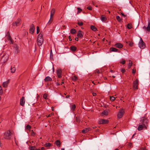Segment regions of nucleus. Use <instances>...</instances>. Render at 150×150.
<instances>
[{
    "label": "nucleus",
    "instance_id": "obj_1",
    "mask_svg": "<svg viewBox=\"0 0 150 150\" xmlns=\"http://www.w3.org/2000/svg\"><path fill=\"white\" fill-rule=\"evenodd\" d=\"M37 39L38 45L39 46H41L43 41V38L41 32L38 36Z\"/></svg>",
    "mask_w": 150,
    "mask_h": 150
},
{
    "label": "nucleus",
    "instance_id": "obj_2",
    "mask_svg": "<svg viewBox=\"0 0 150 150\" xmlns=\"http://www.w3.org/2000/svg\"><path fill=\"white\" fill-rule=\"evenodd\" d=\"M148 123V120L147 118L142 117L141 118L140 120V123L142 125H143L144 127H146Z\"/></svg>",
    "mask_w": 150,
    "mask_h": 150
},
{
    "label": "nucleus",
    "instance_id": "obj_3",
    "mask_svg": "<svg viewBox=\"0 0 150 150\" xmlns=\"http://www.w3.org/2000/svg\"><path fill=\"white\" fill-rule=\"evenodd\" d=\"M12 134V133L10 130H8L5 132L4 138L6 139L10 140Z\"/></svg>",
    "mask_w": 150,
    "mask_h": 150
},
{
    "label": "nucleus",
    "instance_id": "obj_4",
    "mask_svg": "<svg viewBox=\"0 0 150 150\" xmlns=\"http://www.w3.org/2000/svg\"><path fill=\"white\" fill-rule=\"evenodd\" d=\"M1 60L2 61L3 64H4L8 60V55L6 54H3L1 56Z\"/></svg>",
    "mask_w": 150,
    "mask_h": 150
},
{
    "label": "nucleus",
    "instance_id": "obj_5",
    "mask_svg": "<svg viewBox=\"0 0 150 150\" xmlns=\"http://www.w3.org/2000/svg\"><path fill=\"white\" fill-rule=\"evenodd\" d=\"M125 112V110L123 108H121L117 114V117L119 118H121Z\"/></svg>",
    "mask_w": 150,
    "mask_h": 150
},
{
    "label": "nucleus",
    "instance_id": "obj_6",
    "mask_svg": "<svg viewBox=\"0 0 150 150\" xmlns=\"http://www.w3.org/2000/svg\"><path fill=\"white\" fill-rule=\"evenodd\" d=\"M139 46L141 49H144L145 47V43L143 42L141 38L140 39V42L139 43Z\"/></svg>",
    "mask_w": 150,
    "mask_h": 150
},
{
    "label": "nucleus",
    "instance_id": "obj_7",
    "mask_svg": "<svg viewBox=\"0 0 150 150\" xmlns=\"http://www.w3.org/2000/svg\"><path fill=\"white\" fill-rule=\"evenodd\" d=\"M55 12V9L54 8H52L51 11L50 18V19L49 21L48 22V23L50 24L51 23V22L52 21V20H51V18H52L53 17V16Z\"/></svg>",
    "mask_w": 150,
    "mask_h": 150
},
{
    "label": "nucleus",
    "instance_id": "obj_8",
    "mask_svg": "<svg viewBox=\"0 0 150 150\" xmlns=\"http://www.w3.org/2000/svg\"><path fill=\"white\" fill-rule=\"evenodd\" d=\"M30 33H31L32 34H33L35 29V28L34 27V26L33 24H31L30 26Z\"/></svg>",
    "mask_w": 150,
    "mask_h": 150
},
{
    "label": "nucleus",
    "instance_id": "obj_9",
    "mask_svg": "<svg viewBox=\"0 0 150 150\" xmlns=\"http://www.w3.org/2000/svg\"><path fill=\"white\" fill-rule=\"evenodd\" d=\"M108 121L107 120L105 119H101L99 120L98 123L99 124H106L108 123Z\"/></svg>",
    "mask_w": 150,
    "mask_h": 150
},
{
    "label": "nucleus",
    "instance_id": "obj_10",
    "mask_svg": "<svg viewBox=\"0 0 150 150\" xmlns=\"http://www.w3.org/2000/svg\"><path fill=\"white\" fill-rule=\"evenodd\" d=\"M138 81L137 79H136L133 82V88L134 89H137L138 85Z\"/></svg>",
    "mask_w": 150,
    "mask_h": 150
},
{
    "label": "nucleus",
    "instance_id": "obj_11",
    "mask_svg": "<svg viewBox=\"0 0 150 150\" xmlns=\"http://www.w3.org/2000/svg\"><path fill=\"white\" fill-rule=\"evenodd\" d=\"M25 102V98L24 97H22L20 100V105L22 106H23L24 105Z\"/></svg>",
    "mask_w": 150,
    "mask_h": 150
},
{
    "label": "nucleus",
    "instance_id": "obj_12",
    "mask_svg": "<svg viewBox=\"0 0 150 150\" xmlns=\"http://www.w3.org/2000/svg\"><path fill=\"white\" fill-rule=\"evenodd\" d=\"M62 71L61 69H58L57 70V73L59 78H60L62 76Z\"/></svg>",
    "mask_w": 150,
    "mask_h": 150
},
{
    "label": "nucleus",
    "instance_id": "obj_13",
    "mask_svg": "<svg viewBox=\"0 0 150 150\" xmlns=\"http://www.w3.org/2000/svg\"><path fill=\"white\" fill-rule=\"evenodd\" d=\"M139 125L137 129L139 131H141L142 130L143 128H144L146 129H147L146 127H144V125H142V124H140V123L139 124Z\"/></svg>",
    "mask_w": 150,
    "mask_h": 150
},
{
    "label": "nucleus",
    "instance_id": "obj_14",
    "mask_svg": "<svg viewBox=\"0 0 150 150\" xmlns=\"http://www.w3.org/2000/svg\"><path fill=\"white\" fill-rule=\"evenodd\" d=\"M91 130V129L90 128H87L82 130V132L83 133H87Z\"/></svg>",
    "mask_w": 150,
    "mask_h": 150
},
{
    "label": "nucleus",
    "instance_id": "obj_15",
    "mask_svg": "<svg viewBox=\"0 0 150 150\" xmlns=\"http://www.w3.org/2000/svg\"><path fill=\"white\" fill-rule=\"evenodd\" d=\"M20 21V19H18L17 21L13 23V26H18L20 24L19 23Z\"/></svg>",
    "mask_w": 150,
    "mask_h": 150
},
{
    "label": "nucleus",
    "instance_id": "obj_16",
    "mask_svg": "<svg viewBox=\"0 0 150 150\" xmlns=\"http://www.w3.org/2000/svg\"><path fill=\"white\" fill-rule=\"evenodd\" d=\"M145 29L148 32H150V20H148V26Z\"/></svg>",
    "mask_w": 150,
    "mask_h": 150
},
{
    "label": "nucleus",
    "instance_id": "obj_17",
    "mask_svg": "<svg viewBox=\"0 0 150 150\" xmlns=\"http://www.w3.org/2000/svg\"><path fill=\"white\" fill-rule=\"evenodd\" d=\"M9 80H8L6 81L3 82V87L4 88H6L8 86V84L9 83Z\"/></svg>",
    "mask_w": 150,
    "mask_h": 150
},
{
    "label": "nucleus",
    "instance_id": "obj_18",
    "mask_svg": "<svg viewBox=\"0 0 150 150\" xmlns=\"http://www.w3.org/2000/svg\"><path fill=\"white\" fill-rule=\"evenodd\" d=\"M115 46L119 48H121L123 47V45L120 43H117L115 44Z\"/></svg>",
    "mask_w": 150,
    "mask_h": 150
},
{
    "label": "nucleus",
    "instance_id": "obj_19",
    "mask_svg": "<svg viewBox=\"0 0 150 150\" xmlns=\"http://www.w3.org/2000/svg\"><path fill=\"white\" fill-rule=\"evenodd\" d=\"M77 36L79 38H81L83 37V35L82 34V31L79 30L77 33Z\"/></svg>",
    "mask_w": 150,
    "mask_h": 150
},
{
    "label": "nucleus",
    "instance_id": "obj_20",
    "mask_svg": "<svg viewBox=\"0 0 150 150\" xmlns=\"http://www.w3.org/2000/svg\"><path fill=\"white\" fill-rule=\"evenodd\" d=\"M76 47L73 45L71 46L70 48V49L73 52L75 51L76 50Z\"/></svg>",
    "mask_w": 150,
    "mask_h": 150
},
{
    "label": "nucleus",
    "instance_id": "obj_21",
    "mask_svg": "<svg viewBox=\"0 0 150 150\" xmlns=\"http://www.w3.org/2000/svg\"><path fill=\"white\" fill-rule=\"evenodd\" d=\"M44 80L45 82H46L48 81H52V79L50 76H47L45 77V78L44 79Z\"/></svg>",
    "mask_w": 150,
    "mask_h": 150
},
{
    "label": "nucleus",
    "instance_id": "obj_22",
    "mask_svg": "<svg viewBox=\"0 0 150 150\" xmlns=\"http://www.w3.org/2000/svg\"><path fill=\"white\" fill-rule=\"evenodd\" d=\"M11 73H14L15 72L16 69L15 67H12L11 66Z\"/></svg>",
    "mask_w": 150,
    "mask_h": 150
},
{
    "label": "nucleus",
    "instance_id": "obj_23",
    "mask_svg": "<svg viewBox=\"0 0 150 150\" xmlns=\"http://www.w3.org/2000/svg\"><path fill=\"white\" fill-rule=\"evenodd\" d=\"M76 108V106L75 104H73L70 106L71 110L73 112L75 110Z\"/></svg>",
    "mask_w": 150,
    "mask_h": 150
},
{
    "label": "nucleus",
    "instance_id": "obj_24",
    "mask_svg": "<svg viewBox=\"0 0 150 150\" xmlns=\"http://www.w3.org/2000/svg\"><path fill=\"white\" fill-rule=\"evenodd\" d=\"M117 50L118 49L115 48L111 47L110 48V52H117Z\"/></svg>",
    "mask_w": 150,
    "mask_h": 150
},
{
    "label": "nucleus",
    "instance_id": "obj_25",
    "mask_svg": "<svg viewBox=\"0 0 150 150\" xmlns=\"http://www.w3.org/2000/svg\"><path fill=\"white\" fill-rule=\"evenodd\" d=\"M55 144L58 147H59L60 146L61 143L60 141L59 140H57L55 141Z\"/></svg>",
    "mask_w": 150,
    "mask_h": 150
},
{
    "label": "nucleus",
    "instance_id": "obj_26",
    "mask_svg": "<svg viewBox=\"0 0 150 150\" xmlns=\"http://www.w3.org/2000/svg\"><path fill=\"white\" fill-rule=\"evenodd\" d=\"M107 18L104 16L103 15L101 17V20L102 21H106L107 20Z\"/></svg>",
    "mask_w": 150,
    "mask_h": 150
},
{
    "label": "nucleus",
    "instance_id": "obj_27",
    "mask_svg": "<svg viewBox=\"0 0 150 150\" xmlns=\"http://www.w3.org/2000/svg\"><path fill=\"white\" fill-rule=\"evenodd\" d=\"M91 28L93 31H95L97 30L96 28L93 25H91Z\"/></svg>",
    "mask_w": 150,
    "mask_h": 150
},
{
    "label": "nucleus",
    "instance_id": "obj_28",
    "mask_svg": "<svg viewBox=\"0 0 150 150\" xmlns=\"http://www.w3.org/2000/svg\"><path fill=\"white\" fill-rule=\"evenodd\" d=\"M70 32L72 34H74L76 33V31L75 29H72L70 30Z\"/></svg>",
    "mask_w": 150,
    "mask_h": 150
},
{
    "label": "nucleus",
    "instance_id": "obj_29",
    "mask_svg": "<svg viewBox=\"0 0 150 150\" xmlns=\"http://www.w3.org/2000/svg\"><path fill=\"white\" fill-rule=\"evenodd\" d=\"M71 78H72V80L73 81H76L77 79V78L76 77V76L75 75H74V76H72Z\"/></svg>",
    "mask_w": 150,
    "mask_h": 150
},
{
    "label": "nucleus",
    "instance_id": "obj_30",
    "mask_svg": "<svg viewBox=\"0 0 150 150\" xmlns=\"http://www.w3.org/2000/svg\"><path fill=\"white\" fill-rule=\"evenodd\" d=\"M51 145V144L50 143H46L44 145L46 147H50Z\"/></svg>",
    "mask_w": 150,
    "mask_h": 150
},
{
    "label": "nucleus",
    "instance_id": "obj_31",
    "mask_svg": "<svg viewBox=\"0 0 150 150\" xmlns=\"http://www.w3.org/2000/svg\"><path fill=\"white\" fill-rule=\"evenodd\" d=\"M48 95L45 93L43 95V98L45 100H47L48 99V98H47Z\"/></svg>",
    "mask_w": 150,
    "mask_h": 150
},
{
    "label": "nucleus",
    "instance_id": "obj_32",
    "mask_svg": "<svg viewBox=\"0 0 150 150\" xmlns=\"http://www.w3.org/2000/svg\"><path fill=\"white\" fill-rule=\"evenodd\" d=\"M132 61L131 60H129L128 65V67L129 68H130L131 67V66L132 65Z\"/></svg>",
    "mask_w": 150,
    "mask_h": 150
},
{
    "label": "nucleus",
    "instance_id": "obj_33",
    "mask_svg": "<svg viewBox=\"0 0 150 150\" xmlns=\"http://www.w3.org/2000/svg\"><path fill=\"white\" fill-rule=\"evenodd\" d=\"M116 18L117 20L119 22H120L122 21V19H120V17L118 16H116Z\"/></svg>",
    "mask_w": 150,
    "mask_h": 150
},
{
    "label": "nucleus",
    "instance_id": "obj_34",
    "mask_svg": "<svg viewBox=\"0 0 150 150\" xmlns=\"http://www.w3.org/2000/svg\"><path fill=\"white\" fill-rule=\"evenodd\" d=\"M7 34H8V40L9 41L12 38L11 37V36L9 34V32H8L7 33Z\"/></svg>",
    "mask_w": 150,
    "mask_h": 150
},
{
    "label": "nucleus",
    "instance_id": "obj_35",
    "mask_svg": "<svg viewBox=\"0 0 150 150\" xmlns=\"http://www.w3.org/2000/svg\"><path fill=\"white\" fill-rule=\"evenodd\" d=\"M108 112L107 110H104L102 112V114L105 115H108Z\"/></svg>",
    "mask_w": 150,
    "mask_h": 150
},
{
    "label": "nucleus",
    "instance_id": "obj_36",
    "mask_svg": "<svg viewBox=\"0 0 150 150\" xmlns=\"http://www.w3.org/2000/svg\"><path fill=\"white\" fill-rule=\"evenodd\" d=\"M50 58L51 59H53V53H52V51L51 50L50 51Z\"/></svg>",
    "mask_w": 150,
    "mask_h": 150
},
{
    "label": "nucleus",
    "instance_id": "obj_37",
    "mask_svg": "<svg viewBox=\"0 0 150 150\" xmlns=\"http://www.w3.org/2000/svg\"><path fill=\"white\" fill-rule=\"evenodd\" d=\"M125 61L123 59H122L120 61V63L122 64H124L125 63Z\"/></svg>",
    "mask_w": 150,
    "mask_h": 150
},
{
    "label": "nucleus",
    "instance_id": "obj_38",
    "mask_svg": "<svg viewBox=\"0 0 150 150\" xmlns=\"http://www.w3.org/2000/svg\"><path fill=\"white\" fill-rule=\"evenodd\" d=\"M77 9H78L77 14L79 13L82 11V10L80 8L78 7Z\"/></svg>",
    "mask_w": 150,
    "mask_h": 150
},
{
    "label": "nucleus",
    "instance_id": "obj_39",
    "mask_svg": "<svg viewBox=\"0 0 150 150\" xmlns=\"http://www.w3.org/2000/svg\"><path fill=\"white\" fill-rule=\"evenodd\" d=\"M127 28L129 29H131L132 28L131 24H128L127 25Z\"/></svg>",
    "mask_w": 150,
    "mask_h": 150
},
{
    "label": "nucleus",
    "instance_id": "obj_40",
    "mask_svg": "<svg viewBox=\"0 0 150 150\" xmlns=\"http://www.w3.org/2000/svg\"><path fill=\"white\" fill-rule=\"evenodd\" d=\"M3 93V91L2 90V88L1 86H0V95H1Z\"/></svg>",
    "mask_w": 150,
    "mask_h": 150
},
{
    "label": "nucleus",
    "instance_id": "obj_41",
    "mask_svg": "<svg viewBox=\"0 0 150 150\" xmlns=\"http://www.w3.org/2000/svg\"><path fill=\"white\" fill-rule=\"evenodd\" d=\"M36 147L35 146H31L30 147V149L31 150H35Z\"/></svg>",
    "mask_w": 150,
    "mask_h": 150
},
{
    "label": "nucleus",
    "instance_id": "obj_42",
    "mask_svg": "<svg viewBox=\"0 0 150 150\" xmlns=\"http://www.w3.org/2000/svg\"><path fill=\"white\" fill-rule=\"evenodd\" d=\"M36 28H37L36 33L37 34H38L39 33L40 31L39 28L38 26H37Z\"/></svg>",
    "mask_w": 150,
    "mask_h": 150
},
{
    "label": "nucleus",
    "instance_id": "obj_43",
    "mask_svg": "<svg viewBox=\"0 0 150 150\" xmlns=\"http://www.w3.org/2000/svg\"><path fill=\"white\" fill-rule=\"evenodd\" d=\"M115 98L114 96L110 97V100L113 101L115 100Z\"/></svg>",
    "mask_w": 150,
    "mask_h": 150
},
{
    "label": "nucleus",
    "instance_id": "obj_44",
    "mask_svg": "<svg viewBox=\"0 0 150 150\" xmlns=\"http://www.w3.org/2000/svg\"><path fill=\"white\" fill-rule=\"evenodd\" d=\"M78 24L79 26H82L83 25V23L82 22H78Z\"/></svg>",
    "mask_w": 150,
    "mask_h": 150
},
{
    "label": "nucleus",
    "instance_id": "obj_45",
    "mask_svg": "<svg viewBox=\"0 0 150 150\" xmlns=\"http://www.w3.org/2000/svg\"><path fill=\"white\" fill-rule=\"evenodd\" d=\"M31 126L29 125H28L27 126H26V128L27 129H28V130H29L31 128Z\"/></svg>",
    "mask_w": 150,
    "mask_h": 150
},
{
    "label": "nucleus",
    "instance_id": "obj_46",
    "mask_svg": "<svg viewBox=\"0 0 150 150\" xmlns=\"http://www.w3.org/2000/svg\"><path fill=\"white\" fill-rule=\"evenodd\" d=\"M139 150H147V149L145 147H142L139 148Z\"/></svg>",
    "mask_w": 150,
    "mask_h": 150
},
{
    "label": "nucleus",
    "instance_id": "obj_47",
    "mask_svg": "<svg viewBox=\"0 0 150 150\" xmlns=\"http://www.w3.org/2000/svg\"><path fill=\"white\" fill-rule=\"evenodd\" d=\"M133 43L132 42H129V46H132L133 45Z\"/></svg>",
    "mask_w": 150,
    "mask_h": 150
},
{
    "label": "nucleus",
    "instance_id": "obj_48",
    "mask_svg": "<svg viewBox=\"0 0 150 150\" xmlns=\"http://www.w3.org/2000/svg\"><path fill=\"white\" fill-rule=\"evenodd\" d=\"M9 43L10 44H13V42L12 40V39L9 41Z\"/></svg>",
    "mask_w": 150,
    "mask_h": 150
},
{
    "label": "nucleus",
    "instance_id": "obj_49",
    "mask_svg": "<svg viewBox=\"0 0 150 150\" xmlns=\"http://www.w3.org/2000/svg\"><path fill=\"white\" fill-rule=\"evenodd\" d=\"M87 9L89 10H92V7L91 6H89L87 7Z\"/></svg>",
    "mask_w": 150,
    "mask_h": 150
},
{
    "label": "nucleus",
    "instance_id": "obj_50",
    "mask_svg": "<svg viewBox=\"0 0 150 150\" xmlns=\"http://www.w3.org/2000/svg\"><path fill=\"white\" fill-rule=\"evenodd\" d=\"M136 72V69H133L132 70V73L133 74H134Z\"/></svg>",
    "mask_w": 150,
    "mask_h": 150
},
{
    "label": "nucleus",
    "instance_id": "obj_51",
    "mask_svg": "<svg viewBox=\"0 0 150 150\" xmlns=\"http://www.w3.org/2000/svg\"><path fill=\"white\" fill-rule=\"evenodd\" d=\"M54 115V113H51L49 114L48 116V117H51L52 115Z\"/></svg>",
    "mask_w": 150,
    "mask_h": 150
},
{
    "label": "nucleus",
    "instance_id": "obj_52",
    "mask_svg": "<svg viewBox=\"0 0 150 150\" xmlns=\"http://www.w3.org/2000/svg\"><path fill=\"white\" fill-rule=\"evenodd\" d=\"M125 71V70L124 69H122L121 70V71L123 73H124Z\"/></svg>",
    "mask_w": 150,
    "mask_h": 150
},
{
    "label": "nucleus",
    "instance_id": "obj_53",
    "mask_svg": "<svg viewBox=\"0 0 150 150\" xmlns=\"http://www.w3.org/2000/svg\"><path fill=\"white\" fill-rule=\"evenodd\" d=\"M69 40L70 41H71L72 40V39H71V37H70V36H69Z\"/></svg>",
    "mask_w": 150,
    "mask_h": 150
},
{
    "label": "nucleus",
    "instance_id": "obj_54",
    "mask_svg": "<svg viewBox=\"0 0 150 150\" xmlns=\"http://www.w3.org/2000/svg\"><path fill=\"white\" fill-rule=\"evenodd\" d=\"M45 150V148L44 147H41V149H40V150Z\"/></svg>",
    "mask_w": 150,
    "mask_h": 150
},
{
    "label": "nucleus",
    "instance_id": "obj_55",
    "mask_svg": "<svg viewBox=\"0 0 150 150\" xmlns=\"http://www.w3.org/2000/svg\"><path fill=\"white\" fill-rule=\"evenodd\" d=\"M15 143L16 144L18 145V141H16V140H15Z\"/></svg>",
    "mask_w": 150,
    "mask_h": 150
},
{
    "label": "nucleus",
    "instance_id": "obj_56",
    "mask_svg": "<svg viewBox=\"0 0 150 150\" xmlns=\"http://www.w3.org/2000/svg\"><path fill=\"white\" fill-rule=\"evenodd\" d=\"M75 40L76 41H78V38H75Z\"/></svg>",
    "mask_w": 150,
    "mask_h": 150
},
{
    "label": "nucleus",
    "instance_id": "obj_57",
    "mask_svg": "<svg viewBox=\"0 0 150 150\" xmlns=\"http://www.w3.org/2000/svg\"><path fill=\"white\" fill-rule=\"evenodd\" d=\"M121 14L123 16H124V17H125L126 16V15H125L124 13H121Z\"/></svg>",
    "mask_w": 150,
    "mask_h": 150
},
{
    "label": "nucleus",
    "instance_id": "obj_58",
    "mask_svg": "<svg viewBox=\"0 0 150 150\" xmlns=\"http://www.w3.org/2000/svg\"><path fill=\"white\" fill-rule=\"evenodd\" d=\"M57 86L60 85H61V83H57Z\"/></svg>",
    "mask_w": 150,
    "mask_h": 150
},
{
    "label": "nucleus",
    "instance_id": "obj_59",
    "mask_svg": "<svg viewBox=\"0 0 150 150\" xmlns=\"http://www.w3.org/2000/svg\"><path fill=\"white\" fill-rule=\"evenodd\" d=\"M93 96H95L96 95V93H93Z\"/></svg>",
    "mask_w": 150,
    "mask_h": 150
},
{
    "label": "nucleus",
    "instance_id": "obj_60",
    "mask_svg": "<svg viewBox=\"0 0 150 150\" xmlns=\"http://www.w3.org/2000/svg\"><path fill=\"white\" fill-rule=\"evenodd\" d=\"M70 96L69 95H68L67 96H66V98H69Z\"/></svg>",
    "mask_w": 150,
    "mask_h": 150
},
{
    "label": "nucleus",
    "instance_id": "obj_61",
    "mask_svg": "<svg viewBox=\"0 0 150 150\" xmlns=\"http://www.w3.org/2000/svg\"><path fill=\"white\" fill-rule=\"evenodd\" d=\"M64 83V81H62L61 82V85H62Z\"/></svg>",
    "mask_w": 150,
    "mask_h": 150
},
{
    "label": "nucleus",
    "instance_id": "obj_62",
    "mask_svg": "<svg viewBox=\"0 0 150 150\" xmlns=\"http://www.w3.org/2000/svg\"><path fill=\"white\" fill-rule=\"evenodd\" d=\"M35 150H40V149L39 148L38 149L36 148Z\"/></svg>",
    "mask_w": 150,
    "mask_h": 150
},
{
    "label": "nucleus",
    "instance_id": "obj_63",
    "mask_svg": "<svg viewBox=\"0 0 150 150\" xmlns=\"http://www.w3.org/2000/svg\"><path fill=\"white\" fill-rule=\"evenodd\" d=\"M52 111L54 110V107H52Z\"/></svg>",
    "mask_w": 150,
    "mask_h": 150
},
{
    "label": "nucleus",
    "instance_id": "obj_64",
    "mask_svg": "<svg viewBox=\"0 0 150 150\" xmlns=\"http://www.w3.org/2000/svg\"><path fill=\"white\" fill-rule=\"evenodd\" d=\"M96 127V126H94L93 127V129H95Z\"/></svg>",
    "mask_w": 150,
    "mask_h": 150
}]
</instances>
